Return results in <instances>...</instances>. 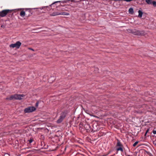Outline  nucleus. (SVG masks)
Listing matches in <instances>:
<instances>
[{"label": "nucleus", "mask_w": 156, "mask_h": 156, "mask_svg": "<svg viewBox=\"0 0 156 156\" xmlns=\"http://www.w3.org/2000/svg\"><path fill=\"white\" fill-rule=\"evenodd\" d=\"M64 2H65V3H66V2H67L65 1H64Z\"/></svg>", "instance_id": "31"}, {"label": "nucleus", "mask_w": 156, "mask_h": 156, "mask_svg": "<svg viewBox=\"0 0 156 156\" xmlns=\"http://www.w3.org/2000/svg\"><path fill=\"white\" fill-rule=\"evenodd\" d=\"M43 80L44 81L46 80V79L48 78L47 76L46 75H44L42 76Z\"/></svg>", "instance_id": "14"}, {"label": "nucleus", "mask_w": 156, "mask_h": 156, "mask_svg": "<svg viewBox=\"0 0 156 156\" xmlns=\"http://www.w3.org/2000/svg\"><path fill=\"white\" fill-rule=\"evenodd\" d=\"M152 0H146V2L148 4H152Z\"/></svg>", "instance_id": "12"}, {"label": "nucleus", "mask_w": 156, "mask_h": 156, "mask_svg": "<svg viewBox=\"0 0 156 156\" xmlns=\"http://www.w3.org/2000/svg\"><path fill=\"white\" fill-rule=\"evenodd\" d=\"M3 27V25H2L1 26V27Z\"/></svg>", "instance_id": "30"}, {"label": "nucleus", "mask_w": 156, "mask_h": 156, "mask_svg": "<svg viewBox=\"0 0 156 156\" xmlns=\"http://www.w3.org/2000/svg\"><path fill=\"white\" fill-rule=\"evenodd\" d=\"M96 70H97V71H98V68H96Z\"/></svg>", "instance_id": "28"}, {"label": "nucleus", "mask_w": 156, "mask_h": 156, "mask_svg": "<svg viewBox=\"0 0 156 156\" xmlns=\"http://www.w3.org/2000/svg\"><path fill=\"white\" fill-rule=\"evenodd\" d=\"M25 95L23 94H16L10 96L9 97L6 98L7 100H12L13 99L21 100L24 98Z\"/></svg>", "instance_id": "1"}, {"label": "nucleus", "mask_w": 156, "mask_h": 156, "mask_svg": "<svg viewBox=\"0 0 156 156\" xmlns=\"http://www.w3.org/2000/svg\"><path fill=\"white\" fill-rule=\"evenodd\" d=\"M153 133L154 134H156V130H154V129L153 130Z\"/></svg>", "instance_id": "23"}, {"label": "nucleus", "mask_w": 156, "mask_h": 156, "mask_svg": "<svg viewBox=\"0 0 156 156\" xmlns=\"http://www.w3.org/2000/svg\"><path fill=\"white\" fill-rule=\"evenodd\" d=\"M67 114L66 112L65 111L62 112L58 119L57 121V122L59 123L62 122L66 116Z\"/></svg>", "instance_id": "3"}, {"label": "nucleus", "mask_w": 156, "mask_h": 156, "mask_svg": "<svg viewBox=\"0 0 156 156\" xmlns=\"http://www.w3.org/2000/svg\"><path fill=\"white\" fill-rule=\"evenodd\" d=\"M60 1H56V2H53L52 4H51V5H50V6H51V5H52L54 4L55 3H57V2H60Z\"/></svg>", "instance_id": "22"}, {"label": "nucleus", "mask_w": 156, "mask_h": 156, "mask_svg": "<svg viewBox=\"0 0 156 156\" xmlns=\"http://www.w3.org/2000/svg\"><path fill=\"white\" fill-rule=\"evenodd\" d=\"M131 32L135 35L143 36L145 34V33L144 30L140 31L136 29L132 30Z\"/></svg>", "instance_id": "2"}, {"label": "nucleus", "mask_w": 156, "mask_h": 156, "mask_svg": "<svg viewBox=\"0 0 156 156\" xmlns=\"http://www.w3.org/2000/svg\"><path fill=\"white\" fill-rule=\"evenodd\" d=\"M116 150L117 151H123V149L121 147H119V148H117L116 149Z\"/></svg>", "instance_id": "15"}, {"label": "nucleus", "mask_w": 156, "mask_h": 156, "mask_svg": "<svg viewBox=\"0 0 156 156\" xmlns=\"http://www.w3.org/2000/svg\"><path fill=\"white\" fill-rule=\"evenodd\" d=\"M33 141V140L32 139H30L29 140H28L27 142L28 144H31Z\"/></svg>", "instance_id": "18"}, {"label": "nucleus", "mask_w": 156, "mask_h": 156, "mask_svg": "<svg viewBox=\"0 0 156 156\" xmlns=\"http://www.w3.org/2000/svg\"><path fill=\"white\" fill-rule=\"evenodd\" d=\"M85 128L87 130V132L90 131V130L91 127L90 125L88 124H86L84 126Z\"/></svg>", "instance_id": "9"}, {"label": "nucleus", "mask_w": 156, "mask_h": 156, "mask_svg": "<svg viewBox=\"0 0 156 156\" xmlns=\"http://www.w3.org/2000/svg\"><path fill=\"white\" fill-rule=\"evenodd\" d=\"M21 44V43L20 41H17L15 44H10L9 45V47L12 48H16L17 49H18L20 48Z\"/></svg>", "instance_id": "6"}, {"label": "nucleus", "mask_w": 156, "mask_h": 156, "mask_svg": "<svg viewBox=\"0 0 156 156\" xmlns=\"http://www.w3.org/2000/svg\"><path fill=\"white\" fill-rule=\"evenodd\" d=\"M149 131V129H147V130H146V131L145 133V136H146L147 134V133Z\"/></svg>", "instance_id": "21"}, {"label": "nucleus", "mask_w": 156, "mask_h": 156, "mask_svg": "<svg viewBox=\"0 0 156 156\" xmlns=\"http://www.w3.org/2000/svg\"><path fill=\"white\" fill-rule=\"evenodd\" d=\"M138 141L136 142L135 143H134L133 144V147H135L137 145V144H138Z\"/></svg>", "instance_id": "20"}, {"label": "nucleus", "mask_w": 156, "mask_h": 156, "mask_svg": "<svg viewBox=\"0 0 156 156\" xmlns=\"http://www.w3.org/2000/svg\"><path fill=\"white\" fill-rule=\"evenodd\" d=\"M124 0L125 1H126L127 2H129L132 1V0Z\"/></svg>", "instance_id": "24"}, {"label": "nucleus", "mask_w": 156, "mask_h": 156, "mask_svg": "<svg viewBox=\"0 0 156 156\" xmlns=\"http://www.w3.org/2000/svg\"><path fill=\"white\" fill-rule=\"evenodd\" d=\"M63 15L66 16H68L69 15V13L68 12H54L53 13L50 14V15L51 16H55L58 15Z\"/></svg>", "instance_id": "5"}, {"label": "nucleus", "mask_w": 156, "mask_h": 156, "mask_svg": "<svg viewBox=\"0 0 156 156\" xmlns=\"http://www.w3.org/2000/svg\"><path fill=\"white\" fill-rule=\"evenodd\" d=\"M72 0V2H73V1H74V0Z\"/></svg>", "instance_id": "33"}, {"label": "nucleus", "mask_w": 156, "mask_h": 156, "mask_svg": "<svg viewBox=\"0 0 156 156\" xmlns=\"http://www.w3.org/2000/svg\"><path fill=\"white\" fill-rule=\"evenodd\" d=\"M36 110L35 107L33 106L28 107L26 108L24 110L25 113H30L34 112Z\"/></svg>", "instance_id": "4"}, {"label": "nucleus", "mask_w": 156, "mask_h": 156, "mask_svg": "<svg viewBox=\"0 0 156 156\" xmlns=\"http://www.w3.org/2000/svg\"><path fill=\"white\" fill-rule=\"evenodd\" d=\"M43 8L44 9H47V10H48H48H50V9L49 8V7L48 6H45V7H44V8H42V9H41V8H40V9H42Z\"/></svg>", "instance_id": "13"}, {"label": "nucleus", "mask_w": 156, "mask_h": 156, "mask_svg": "<svg viewBox=\"0 0 156 156\" xmlns=\"http://www.w3.org/2000/svg\"><path fill=\"white\" fill-rule=\"evenodd\" d=\"M41 138H42V139H44V136H43V135H41Z\"/></svg>", "instance_id": "27"}, {"label": "nucleus", "mask_w": 156, "mask_h": 156, "mask_svg": "<svg viewBox=\"0 0 156 156\" xmlns=\"http://www.w3.org/2000/svg\"><path fill=\"white\" fill-rule=\"evenodd\" d=\"M36 105L37 106H38V102H37L36 104Z\"/></svg>", "instance_id": "26"}, {"label": "nucleus", "mask_w": 156, "mask_h": 156, "mask_svg": "<svg viewBox=\"0 0 156 156\" xmlns=\"http://www.w3.org/2000/svg\"><path fill=\"white\" fill-rule=\"evenodd\" d=\"M121 143L119 141V142H117V145H116L117 147H121Z\"/></svg>", "instance_id": "17"}, {"label": "nucleus", "mask_w": 156, "mask_h": 156, "mask_svg": "<svg viewBox=\"0 0 156 156\" xmlns=\"http://www.w3.org/2000/svg\"><path fill=\"white\" fill-rule=\"evenodd\" d=\"M30 50H33V49H30Z\"/></svg>", "instance_id": "32"}, {"label": "nucleus", "mask_w": 156, "mask_h": 156, "mask_svg": "<svg viewBox=\"0 0 156 156\" xmlns=\"http://www.w3.org/2000/svg\"><path fill=\"white\" fill-rule=\"evenodd\" d=\"M52 78H53L54 79V77H51V78H49V80H50Z\"/></svg>", "instance_id": "29"}, {"label": "nucleus", "mask_w": 156, "mask_h": 156, "mask_svg": "<svg viewBox=\"0 0 156 156\" xmlns=\"http://www.w3.org/2000/svg\"><path fill=\"white\" fill-rule=\"evenodd\" d=\"M152 4H153L154 6L156 7V2L155 1L152 2Z\"/></svg>", "instance_id": "19"}, {"label": "nucleus", "mask_w": 156, "mask_h": 156, "mask_svg": "<svg viewBox=\"0 0 156 156\" xmlns=\"http://www.w3.org/2000/svg\"><path fill=\"white\" fill-rule=\"evenodd\" d=\"M41 149H46L47 148V146L45 145L43 141L41 142Z\"/></svg>", "instance_id": "8"}, {"label": "nucleus", "mask_w": 156, "mask_h": 156, "mask_svg": "<svg viewBox=\"0 0 156 156\" xmlns=\"http://www.w3.org/2000/svg\"><path fill=\"white\" fill-rule=\"evenodd\" d=\"M9 10H4L0 12V16L3 17L5 16L9 12Z\"/></svg>", "instance_id": "7"}, {"label": "nucleus", "mask_w": 156, "mask_h": 156, "mask_svg": "<svg viewBox=\"0 0 156 156\" xmlns=\"http://www.w3.org/2000/svg\"><path fill=\"white\" fill-rule=\"evenodd\" d=\"M138 12L139 13L138 16L139 17H141L143 13L140 10H139L138 11Z\"/></svg>", "instance_id": "10"}, {"label": "nucleus", "mask_w": 156, "mask_h": 156, "mask_svg": "<svg viewBox=\"0 0 156 156\" xmlns=\"http://www.w3.org/2000/svg\"><path fill=\"white\" fill-rule=\"evenodd\" d=\"M129 13H133V9L132 8H130L129 9Z\"/></svg>", "instance_id": "16"}, {"label": "nucleus", "mask_w": 156, "mask_h": 156, "mask_svg": "<svg viewBox=\"0 0 156 156\" xmlns=\"http://www.w3.org/2000/svg\"><path fill=\"white\" fill-rule=\"evenodd\" d=\"M4 156H9L8 154H4Z\"/></svg>", "instance_id": "25"}, {"label": "nucleus", "mask_w": 156, "mask_h": 156, "mask_svg": "<svg viewBox=\"0 0 156 156\" xmlns=\"http://www.w3.org/2000/svg\"><path fill=\"white\" fill-rule=\"evenodd\" d=\"M20 16L22 17H24L25 15V12L24 11H22L20 13Z\"/></svg>", "instance_id": "11"}]
</instances>
